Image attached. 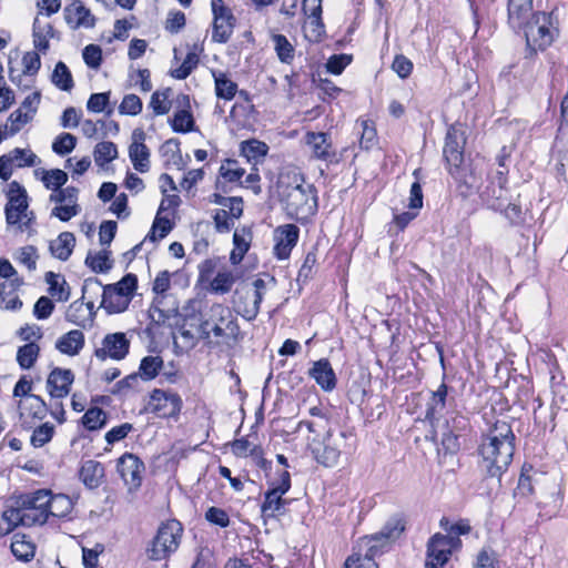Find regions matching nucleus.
Here are the masks:
<instances>
[{
	"mask_svg": "<svg viewBox=\"0 0 568 568\" xmlns=\"http://www.w3.org/2000/svg\"><path fill=\"white\" fill-rule=\"evenodd\" d=\"M516 436L510 424L497 420L483 435L478 447L480 467L490 478L500 480L510 466L515 453Z\"/></svg>",
	"mask_w": 568,
	"mask_h": 568,
	"instance_id": "nucleus-1",
	"label": "nucleus"
},
{
	"mask_svg": "<svg viewBox=\"0 0 568 568\" xmlns=\"http://www.w3.org/2000/svg\"><path fill=\"white\" fill-rule=\"evenodd\" d=\"M404 531L405 520L400 516L390 517L379 531L361 537L354 549L375 560L376 557L388 551Z\"/></svg>",
	"mask_w": 568,
	"mask_h": 568,
	"instance_id": "nucleus-2",
	"label": "nucleus"
},
{
	"mask_svg": "<svg viewBox=\"0 0 568 568\" xmlns=\"http://www.w3.org/2000/svg\"><path fill=\"white\" fill-rule=\"evenodd\" d=\"M295 185H288L283 191L285 209L291 216H307L317 210L316 192L312 184L301 179Z\"/></svg>",
	"mask_w": 568,
	"mask_h": 568,
	"instance_id": "nucleus-3",
	"label": "nucleus"
},
{
	"mask_svg": "<svg viewBox=\"0 0 568 568\" xmlns=\"http://www.w3.org/2000/svg\"><path fill=\"white\" fill-rule=\"evenodd\" d=\"M182 532L183 527L175 519L161 524L151 541V546L146 549L148 558L159 561L175 552L179 548Z\"/></svg>",
	"mask_w": 568,
	"mask_h": 568,
	"instance_id": "nucleus-4",
	"label": "nucleus"
},
{
	"mask_svg": "<svg viewBox=\"0 0 568 568\" xmlns=\"http://www.w3.org/2000/svg\"><path fill=\"white\" fill-rule=\"evenodd\" d=\"M345 432L327 429L322 440L313 439L310 448L315 460L324 467H334L346 447Z\"/></svg>",
	"mask_w": 568,
	"mask_h": 568,
	"instance_id": "nucleus-5",
	"label": "nucleus"
},
{
	"mask_svg": "<svg viewBox=\"0 0 568 568\" xmlns=\"http://www.w3.org/2000/svg\"><path fill=\"white\" fill-rule=\"evenodd\" d=\"M550 16L545 12H531L530 17L525 19L524 31L527 47L534 51L545 50L554 41V32L549 28ZM520 31V29H515Z\"/></svg>",
	"mask_w": 568,
	"mask_h": 568,
	"instance_id": "nucleus-6",
	"label": "nucleus"
},
{
	"mask_svg": "<svg viewBox=\"0 0 568 568\" xmlns=\"http://www.w3.org/2000/svg\"><path fill=\"white\" fill-rule=\"evenodd\" d=\"M460 545V539L445 536L439 532L430 537L427 542L425 568H444L452 551Z\"/></svg>",
	"mask_w": 568,
	"mask_h": 568,
	"instance_id": "nucleus-7",
	"label": "nucleus"
},
{
	"mask_svg": "<svg viewBox=\"0 0 568 568\" xmlns=\"http://www.w3.org/2000/svg\"><path fill=\"white\" fill-rule=\"evenodd\" d=\"M507 170H498L488 176L487 184L480 189L481 201L494 211H501L509 201L507 184Z\"/></svg>",
	"mask_w": 568,
	"mask_h": 568,
	"instance_id": "nucleus-8",
	"label": "nucleus"
},
{
	"mask_svg": "<svg viewBox=\"0 0 568 568\" xmlns=\"http://www.w3.org/2000/svg\"><path fill=\"white\" fill-rule=\"evenodd\" d=\"M213 13L212 41L226 43L234 31L236 18L223 0H211Z\"/></svg>",
	"mask_w": 568,
	"mask_h": 568,
	"instance_id": "nucleus-9",
	"label": "nucleus"
},
{
	"mask_svg": "<svg viewBox=\"0 0 568 568\" xmlns=\"http://www.w3.org/2000/svg\"><path fill=\"white\" fill-rule=\"evenodd\" d=\"M183 400L178 393L155 388L150 394L149 409L161 418H178Z\"/></svg>",
	"mask_w": 568,
	"mask_h": 568,
	"instance_id": "nucleus-10",
	"label": "nucleus"
},
{
	"mask_svg": "<svg viewBox=\"0 0 568 568\" xmlns=\"http://www.w3.org/2000/svg\"><path fill=\"white\" fill-rule=\"evenodd\" d=\"M449 174L454 178L457 183V189L462 196L468 197L474 193H479L481 179L484 174V168L479 163H470L468 165H460Z\"/></svg>",
	"mask_w": 568,
	"mask_h": 568,
	"instance_id": "nucleus-11",
	"label": "nucleus"
},
{
	"mask_svg": "<svg viewBox=\"0 0 568 568\" xmlns=\"http://www.w3.org/2000/svg\"><path fill=\"white\" fill-rule=\"evenodd\" d=\"M28 195L24 187L17 181L9 184L6 220L10 225L18 224L28 217Z\"/></svg>",
	"mask_w": 568,
	"mask_h": 568,
	"instance_id": "nucleus-12",
	"label": "nucleus"
},
{
	"mask_svg": "<svg viewBox=\"0 0 568 568\" xmlns=\"http://www.w3.org/2000/svg\"><path fill=\"white\" fill-rule=\"evenodd\" d=\"M130 344L131 342L125 333L116 332L106 334L101 342V347L95 348L94 356L101 361L106 358L114 361L124 359L129 354Z\"/></svg>",
	"mask_w": 568,
	"mask_h": 568,
	"instance_id": "nucleus-13",
	"label": "nucleus"
},
{
	"mask_svg": "<svg viewBox=\"0 0 568 568\" xmlns=\"http://www.w3.org/2000/svg\"><path fill=\"white\" fill-rule=\"evenodd\" d=\"M466 139L464 132L452 126L446 134L443 155L448 172L464 164V146Z\"/></svg>",
	"mask_w": 568,
	"mask_h": 568,
	"instance_id": "nucleus-14",
	"label": "nucleus"
},
{
	"mask_svg": "<svg viewBox=\"0 0 568 568\" xmlns=\"http://www.w3.org/2000/svg\"><path fill=\"white\" fill-rule=\"evenodd\" d=\"M118 473L130 488H139L142 484V474L144 473V463L134 454L125 453L116 464Z\"/></svg>",
	"mask_w": 568,
	"mask_h": 568,
	"instance_id": "nucleus-15",
	"label": "nucleus"
},
{
	"mask_svg": "<svg viewBox=\"0 0 568 568\" xmlns=\"http://www.w3.org/2000/svg\"><path fill=\"white\" fill-rule=\"evenodd\" d=\"M74 374L69 368L54 367L48 375L45 388L51 398L61 399L69 395Z\"/></svg>",
	"mask_w": 568,
	"mask_h": 568,
	"instance_id": "nucleus-16",
	"label": "nucleus"
},
{
	"mask_svg": "<svg viewBox=\"0 0 568 568\" xmlns=\"http://www.w3.org/2000/svg\"><path fill=\"white\" fill-rule=\"evenodd\" d=\"M300 229L295 224H285L274 231V255L278 260L290 257L293 247L297 244Z\"/></svg>",
	"mask_w": 568,
	"mask_h": 568,
	"instance_id": "nucleus-17",
	"label": "nucleus"
},
{
	"mask_svg": "<svg viewBox=\"0 0 568 568\" xmlns=\"http://www.w3.org/2000/svg\"><path fill=\"white\" fill-rule=\"evenodd\" d=\"M245 174V170L239 165V162L233 159H226L222 162L219 170V178L215 187L222 193L232 191L230 184L240 183Z\"/></svg>",
	"mask_w": 568,
	"mask_h": 568,
	"instance_id": "nucleus-18",
	"label": "nucleus"
},
{
	"mask_svg": "<svg viewBox=\"0 0 568 568\" xmlns=\"http://www.w3.org/2000/svg\"><path fill=\"white\" fill-rule=\"evenodd\" d=\"M145 134L142 130L133 131V142L129 146V156L134 169L141 173H145L150 169V151L143 143Z\"/></svg>",
	"mask_w": 568,
	"mask_h": 568,
	"instance_id": "nucleus-19",
	"label": "nucleus"
},
{
	"mask_svg": "<svg viewBox=\"0 0 568 568\" xmlns=\"http://www.w3.org/2000/svg\"><path fill=\"white\" fill-rule=\"evenodd\" d=\"M64 19L71 29H90L95 24V18L81 1L75 0L64 8Z\"/></svg>",
	"mask_w": 568,
	"mask_h": 568,
	"instance_id": "nucleus-20",
	"label": "nucleus"
},
{
	"mask_svg": "<svg viewBox=\"0 0 568 568\" xmlns=\"http://www.w3.org/2000/svg\"><path fill=\"white\" fill-rule=\"evenodd\" d=\"M176 103L181 108L170 120L172 130L178 133H187L193 131L194 118L191 112L190 98L186 94H179Z\"/></svg>",
	"mask_w": 568,
	"mask_h": 568,
	"instance_id": "nucleus-21",
	"label": "nucleus"
},
{
	"mask_svg": "<svg viewBox=\"0 0 568 568\" xmlns=\"http://www.w3.org/2000/svg\"><path fill=\"white\" fill-rule=\"evenodd\" d=\"M308 375L324 392H331L336 387L335 372L326 358L314 362L308 371Z\"/></svg>",
	"mask_w": 568,
	"mask_h": 568,
	"instance_id": "nucleus-22",
	"label": "nucleus"
},
{
	"mask_svg": "<svg viewBox=\"0 0 568 568\" xmlns=\"http://www.w3.org/2000/svg\"><path fill=\"white\" fill-rule=\"evenodd\" d=\"M448 396V386L442 383L436 390L430 393V397L426 404L425 419L435 427L439 422V417L446 408Z\"/></svg>",
	"mask_w": 568,
	"mask_h": 568,
	"instance_id": "nucleus-23",
	"label": "nucleus"
},
{
	"mask_svg": "<svg viewBox=\"0 0 568 568\" xmlns=\"http://www.w3.org/2000/svg\"><path fill=\"white\" fill-rule=\"evenodd\" d=\"M95 316V306L93 302L75 301L70 304L65 317L67 321L85 328L93 323Z\"/></svg>",
	"mask_w": 568,
	"mask_h": 568,
	"instance_id": "nucleus-24",
	"label": "nucleus"
},
{
	"mask_svg": "<svg viewBox=\"0 0 568 568\" xmlns=\"http://www.w3.org/2000/svg\"><path fill=\"white\" fill-rule=\"evenodd\" d=\"M467 426V419L463 416H455L452 418V425L446 422V430L443 433L440 439V448L445 454H455L459 450L460 444L458 440L459 435L455 433L457 429H463Z\"/></svg>",
	"mask_w": 568,
	"mask_h": 568,
	"instance_id": "nucleus-25",
	"label": "nucleus"
},
{
	"mask_svg": "<svg viewBox=\"0 0 568 568\" xmlns=\"http://www.w3.org/2000/svg\"><path fill=\"white\" fill-rule=\"evenodd\" d=\"M306 144L312 149V154L318 160H331L335 156L329 135L324 132H307Z\"/></svg>",
	"mask_w": 568,
	"mask_h": 568,
	"instance_id": "nucleus-26",
	"label": "nucleus"
},
{
	"mask_svg": "<svg viewBox=\"0 0 568 568\" xmlns=\"http://www.w3.org/2000/svg\"><path fill=\"white\" fill-rule=\"evenodd\" d=\"M286 493H280V489L270 486L264 494V501L261 505V511L264 517L274 518L284 515L285 506L288 504L283 496Z\"/></svg>",
	"mask_w": 568,
	"mask_h": 568,
	"instance_id": "nucleus-27",
	"label": "nucleus"
},
{
	"mask_svg": "<svg viewBox=\"0 0 568 568\" xmlns=\"http://www.w3.org/2000/svg\"><path fill=\"white\" fill-rule=\"evenodd\" d=\"M21 285L22 280L19 276L0 283V304L4 310L18 311L22 307V301L17 294Z\"/></svg>",
	"mask_w": 568,
	"mask_h": 568,
	"instance_id": "nucleus-28",
	"label": "nucleus"
},
{
	"mask_svg": "<svg viewBox=\"0 0 568 568\" xmlns=\"http://www.w3.org/2000/svg\"><path fill=\"white\" fill-rule=\"evenodd\" d=\"M84 334L79 329H72L55 341V348L64 355L77 356L84 347Z\"/></svg>",
	"mask_w": 568,
	"mask_h": 568,
	"instance_id": "nucleus-29",
	"label": "nucleus"
},
{
	"mask_svg": "<svg viewBox=\"0 0 568 568\" xmlns=\"http://www.w3.org/2000/svg\"><path fill=\"white\" fill-rule=\"evenodd\" d=\"M227 313H229V310L224 305H222L220 303H214L210 307L209 312L200 321V325H199L200 337L202 339L206 341L207 343H211L210 338H211L212 326L214 325V323L225 322V315Z\"/></svg>",
	"mask_w": 568,
	"mask_h": 568,
	"instance_id": "nucleus-30",
	"label": "nucleus"
},
{
	"mask_svg": "<svg viewBox=\"0 0 568 568\" xmlns=\"http://www.w3.org/2000/svg\"><path fill=\"white\" fill-rule=\"evenodd\" d=\"M130 305V297L119 293L115 288L105 285L102 293L101 307L108 314H118L124 312Z\"/></svg>",
	"mask_w": 568,
	"mask_h": 568,
	"instance_id": "nucleus-31",
	"label": "nucleus"
},
{
	"mask_svg": "<svg viewBox=\"0 0 568 568\" xmlns=\"http://www.w3.org/2000/svg\"><path fill=\"white\" fill-rule=\"evenodd\" d=\"M531 12L532 0H508V23L513 29H521Z\"/></svg>",
	"mask_w": 568,
	"mask_h": 568,
	"instance_id": "nucleus-32",
	"label": "nucleus"
},
{
	"mask_svg": "<svg viewBox=\"0 0 568 568\" xmlns=\"http://www.w3.org/2000/svg\"><path fill=\"white\" fill-rule=\"evenodd\" d=\"M79 477L89 489L99 487L104 477V467L97 460H85L79 471Z\"/></svg>",
	"mask_w": 568,
	"mask_h": 568,
	"instance_id": "nucleus-33",
	"label": "nucleus"
},
{
	"mask_svg": "<svg viewBox=\"0 0 568 568\" xmlns=\"http://www.w3.org/2000/svg\"><path fill=\"white\" fill-rule=\"evenodd\" d=\"M75 245V236L71 232H62L50 243L51 254L60 261H67Z\"/></svg>",
	"mask_w": 568,
	"mask_h": 568,
	"instance_id": "nucleus-34",
	"label": "nucleus"
},
{
	"mask_svg": "<svg viewBox=\"0 0 568 568\" xmlns=\"http://www.w3.org/2000/svg\"><path fill=\"white\" fill-rule=\"evenodd\" d=\"M252 239L251 231L243 227L242 230H235L233 234L234 248L231 252L230 260L232 264H239L246 252L250 248V242Z\"/></svg>",
	"mask_w": 568,
	"mask_h": 568,
	"instance_id": "nucleus-35",
	"label": "nucleus"
},
{
	"mask_svg": "<svg viewBox=\"0 0 568 568\" xmlns=\"http://www.w3.org/2000/svg\"><path fill=\"white\" fill-rule=\"evenodd\" d=\"M45 282L49 285L48 292L52 297L59 302H65L69 300L70 287L62 275L48 272L45 274Z\"/></svg>",
	"mask_w": 568,
	"mask_h": 568,
	"instance_id": "nucleus-36",
	"label": "nucleus"
},
{
	"mask_svg": "<svg viewBox=\"0 0 568 568\" xmlns=\"http://www.w3.org/2000/svg\"><path fill=\"white\" fill-rule=\"evenodd\" d=\"M303 12L308 16L310 21H307L304 26V30L306 33V37L310 38L312 41H320L324 31V23L321 19L322 10L321 11H313L312 4L308 7H304L302 4Z\"/></svg>",
	"mask_w": 568,
	"mask_h": 568,
	"instance_id": "nucleus-37",
	"label": "nucleus"
},
{
	"mask_svg": "<svg viewBox=\"0 0 568 568\" xmlns=\"http://www.w3.org/2000/svg\"><path fill=\"white\" fill-rule=\"evenodd\" d=\"M212 74L214 78L216 97L226 101L232 100L237 93V84L224 72L213 71Z\"/></svg>",
	"mask_w": 568,
	"mask_h": 568,
	"instance_id": "nucleus-38",
	"label": "nucleus"
},
{
	"mask_svg": "<svg viewBox=\"0 0 568 568\" xmlns=\"http://www.w3.org/2000/svg\"><path fill=\"white\" fill-rule=\"evenodd\" d=\"M55 32L50 23L41 26L39 19L33 22V44L39 51L45 52L49 49V39L54 38Z\"/></svg>",
	"mask_w": 568,
	"mask_h": 568,
	"instance_id": "nucleus-39",
	"label": "nucleus"
},
{
	"mask_svg": "<svg viewBox=\"0 0 568 568\" xmlns=\"http://www.w3.org/2000/svg\"><path fill=\"white\" fill-rule=\"evenodd\" d=\"M26 536L14 535L11 542V552L20 561L28 562L34 557V545L24 539Z\"/></svg>",
	"mask_w": 568,
	"mask_h": 568,
	"instance_id": "nucleus-40",
	"label": "nucleus"
},
{
	"mask_svg": "<svg viewBox=\"0 0 568 568\" xmlns=\"http://www.w3.org/2000/svg\"><path fill=\"white\" fill-rule=\"evenodd\" d=\"M40 355V346L34 342H29L20 346L17 351V362L22 369L31 368Z\"/></svg>",
	"mask_w": 568,
	"mask_h": 568,
	"instance_id": "nucleus-41",
	"label": "nucleus"
},
{
	"mask_svg": "<svg viewBox=\"0 0 568 568\" xmlns=\"http://www.w3.org/2000/svg\"><path fill=\"white\" fill-rule=\"evenodd\" d=\"M51 82L62 91L69 92L73 89V78L71 71L64 62L59 61L55 64L54 70L51 74Z\"/></svg>",
	"mask_w": 568,
	"mask_h": 568,
	"instance_id": "nucleus-42",
	"label": "nucleus"
},
{
	"mask_svg": "<svg viewBox=\"0 0 568 568\" xmlns=\"http://www.w3.org/2000/svg\"><path fill=\"white\" fill-rule=\"evenodd\" d=\"M163 364L161 356H145L141 359L138 375L144 381H152L159 375Z\"/></svg>",
	"mask_w": 568,
	"mask_h": 568,
	"instance_id": "nucleus-43",
	"label": "nucleus"
},
{
	"mask_svg": "<svg viewBox=\"0 0 568 568\" xmlns=\"http://www.w3.org/2000/svg\"><path fill=\"white\" fill-rule=\"evenodd\" d=\"M171 94L172 90L170 88L152 93L149 108L152 109L153 115L158 116L169 113L172 106Z\"/></svg>",
	"mask_w": 568,
	"mask_h": 568,
	"instance_id": "nucleus-44",
	"label": "nucleus"
},
{
	"mask_svg": "<svg viewBox=\"0 0 568 568\" xmlns=\"http://www.w3.org/2000/svg\"><path fill=\"white\" fill-rule=\"evenodd\" d=\"M241 154L246 158L248 162H258L262 160L267 151L268 146L266 143L257 140L243 141L241 143Z\"/></svg>",
	"mask_w": 568,
	"mask_h": 568,
	"instance_id": "nucleus-45",
	"label": "nucleus"
},
{
	"mask_svg": "<svg viewBox=\"0 0 568 568\" xmlns=\"http://www.w3.org/2000/svg\"><path fill=\"white\" fill-rule=\"evenodd\" d=\"M73 508L71 499L67 495H50L47 514L54 517H65Z\"/></svg>",
	"mask_w": 568,
	"mask_h": 568,
	"instance_id": "nucleus-46",
	"label": "nucleus"
},
{
	"mask_svg": "<svg viewBox=\"0 0 568 568\" xmlns=\"http://www.w3.org/2000/svg\"><path fill=\"white\" fill-rule=\"evenodd\" d=\"M272 41L274 44V50L278 60L282 63L290 64L295 57V49L293 44L287 40V38L283 34H273Z\"/></svg>",
	"mask_w": 568,
	"mask_h": 568,
	"instance_id": "nucleus-47",
	"label": "nucleus"
},
{
	"mask_svg": "<svg viewBox=\"0 0 568 568\" xmlns=\"http://www.w3.org/2000/svg\"><path fill=\"white\" fill-rule=\"evenodd\" d=\"M209 201L210 203L227 207L235 219H240L243 214V199L240 196L226 197L216 192L210 195Z\"/></svg>",
	"mask_w": 568,
	"mask_h": 568,
	"instance_id": "nucleus-48",
	"label": "nucleus"
},
{
	"mask_svg": "<svg viewBox=\"0 0 568 568\" xmlns=\"http://www.w3.org/2000/svg\"><path fill=\"white\" fill-rule=\"evenodd\" d=\"M106 413L99 407L89 408L81 418V423L90 432L99 430L106 424Z\"/></svg>",
	"mask_w": 568,
	"mask_h": 568,
	"instance_id": "nucleus-49",
	"label": "nucleus"
},
{
	"mask_svg": "<svg viewBox=\"0 0 568 568\" xmlns=\"http://www.w3.org/2000/svg\"><path fill=\"white\" fill-rule=\"evenodd\" d=\"M20 408L37 419H43L48 413V406L39 395L29 396V398L20 403Z\"/></svg>",
	"mask_w": 568,
	"mask_h": 568,
	"instance_id": "nucleus-50",
	"label": "nucleus"
},
{
	"mask_svg": "<svg viewBox=\"0 0 568 568\" xmlns=\"http://www.w3.org/2000/svg\"><path fill=\"white\" fill-rule=\"evenodd\" d=\"M93 155L97 165L104 166L118 156L116 145L110 141L100 142L95 145Z\"/></svg>",
	"mask_w": 568,
	"mask_h": 568,
	"instance_id": "nucleus-51",
	"label": "nucleus"
},
{
	"mask_svg": "<svg viewBox=\"0 0 568 568\" xmlns=\"http://www.w3.org/2000/svg\"><path fill=\"white\" fill-rule=\"evenodd\" d=\"M235 280L233 272L220 271L211 281V291L216 294H226L232 290Z\"/></svg>",
	"mask_w": 568,
	"mask_h": 568,
	"instance_id": "nucleus-52",
	"label": "nucleus"
},
{
	"mask_svg": "<svg viewBox=\"0 0 568 568\" xmlns=\"http://www.w3.org/2000/svg\"><path fill=\"white\" fill-rule=\"evenodd\" d=\"M41 176V181L48 190L58 191V189L62 187L68 181V174L60 170H43Z\"/></svg>",
	"mask_w": 568,
	"mask_h": 568,
	"instance_id": "nucleus-53",
	"label": "nucleus"
},
{
	"mask_svg": "<svg viewBox=\"0 0 568 568\" xmlns=\"http://www.w3.org/2000/svg\"><path fill=\"white\" fill-rule=\"evenodd\" d=\"M32 119V114L24 113L21 109L13 111L8 118V123L4 125L6 135L12 136L17 134Z\"/></svg>",
	"mask_w": 568,
	"mask_h": 568,
	"instance_id": "nucleus-54",
	"label": "nucleus"
},
{
	"mask_svg": "<svg viewBox=\"0 0 568 568\" xmlns=\"http://www.w3.org/2000/svg\"><path fill=\"white\" fill-rule=\"evenodd\" d=\"M50 495L51 494L48 490H38L32 494L22 496L20 503L22 506L47 511Z\"/></svg>",
	"mask_w": 568,
	"mask_h": 568,
	"instance_id": "nucleus-55",
	"label": "nucleus"
},
{
	"mask_svg": "<svg viewBox=\"0 0 568 568\" xmlns=\"http://www.w3.org/2000/svg\"><path fill=\"white\" fill-rule=\"evenodd\" d=\"M173 225L166 217H161L158 213L151 231L145 236L144 241L156 242L158 240L164 239L172 230Z\"/></svg>",
	"mask_w": 568,
	"mask_h": 568,
	"instance_id": "nucleus-56",
	"label": "nucleus"
},
{
	"mask_svg": "<svg viewBox=\"0 0 568 568\" xmlns=\"http://www.w3.org/2000/svg\"><path fill=\"white\" fill-rule=\"evenodd\" d=\"M109 252L103 250L94 255L88 254L85 264L95 273H105L111 270L112 261L109 257Z\"/></svg>",
	"mask_w": 568,
	"mask_h": 568,
	"instance_id": "nucleus-57",
	"label": "nucleus"
},
{
	"mask_svg": "<svg viewBox=\"0 0 568 568\" xmlns=\"http://www.w3.org/2000/svg\"><path fill=\"white\" fill-rule=\"evenodd\" d=\"M79 199V189L75 186H67V187H60L58 191H53L50 196L49 201L57 203L59 205H63L67 203H78Z\"/></svg>",
	"mask_w": 568,
	"mask_h": 568,
	"instance_id": "nucleus-58",
	"label": "nucleus"
},
{
	"mask_svg": "<svg viewBox=\"0 0 568 568\" xmlns=\"http://www.w3.org/2000/svg\"><path fill=\"white\" fill-rule=\"evenodd\" d=\"M199 58L194 52H189L182 64L170 71L172 78L178 80L186 79L191 72L196 68Z\"/></svg>",
	"mask_w": 568,
	"mask_h": 568,
	"instance_id": "nucleus-59",
	"label": "nucleus"
},
{
	"mask_svg": "<svg viewBox=\"0 0 568 568\" xmlns=\"http://www.w3.org/2000/svg\"><path fill=\"white\" fill-rule=\"evenodd\" d=\"M234 220L236 219L231 214V210L219 209L214 211L213 221L219 233H229L234 227Z\"/></svg>",
	"mask_w": 568,
	"mask_h": 568,
	"instance_id": "nucleus-60",
	"label": "nucleus"
},
{
	"mask_svg": "<svg viewBox=\"0 0 568 568\" xmlns=\"http://www.w3.org/2000/svg\"><path fill=\"white\" fill-rule=\"evenodd\" d=\"M362 133L359 144L362 149L369 150L376 144L377 134L374 122L369 120H362L359 122Z\"/></svg>",
	"mask_w": 568,
	"mask_h": 568,
	"instance_id": "nucleus-61",
	"label": "nucleus"
},
{
	"mask_svg": "<svg viewBox=\"0 0 568 568\" xmlns=\"http://www.w3.org/2000/svg\"><path fill=\"white\" fill-rule=\"evenodd\" d=\"M77 145V138L71 133H61L52 143V150L59 155L71 153Z\"/></svg>",
	"mask_w": 568,
	"mask_h": 568,
	"instance_id": "nucleus-62",
	"label": "nucleus"
},
{
	"mask_svg": "<svg viewBox=\"0 0 568 568\" xmlns=\"http://www.w3.org/2000/svg\"><path fill=\"white\" fill-rule=\"evenodd\" d=\"M13 164L18 168L33 166L38 160L37 155L30 150L16 148L8 153Z\"/></svg>",
	"mask_w": 568,
	"mask_h": 568,
	"instance_id": "nucleus-63",
	"label": "nucleus"
},
{
	"mask_svg": "<svg viewBox=\"0 0 568 568\" xmlns=\"http://www.w3.org/2000/svg\"><path fill=\"white\" fill-rule=\"evenodd\" d=\"M344 568H378V566L375 560L354 549L353 554L345 560Z\"/></svg>",
	"mask_w": 568,
	"mask_h": 568,
	"instance_id": "nucleus-64",
	"label": "nucleus"
}]
</instances>
